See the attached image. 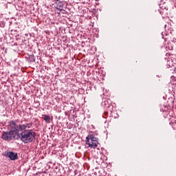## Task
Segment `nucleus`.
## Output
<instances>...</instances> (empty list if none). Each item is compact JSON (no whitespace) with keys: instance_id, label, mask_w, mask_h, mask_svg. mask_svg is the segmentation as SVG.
Wrapping results in <instances>:
<instances>
[{"instance_id":"nucleus-4","label":"nucleus","mask_w":176,"mask_h":176,"mask_svg":"<svg viewBox=\"0 0 176 176\" xmlns=\"http://www.w3.org/2000/svg\"><path fill=\"white\" fill-rule=\"evenodd\" d=\"M7 156H8V157H10V160H16L19 157L17 153H14L13 151L8 152L7 153Z\"/></svg>"},{"instance_id":"nucleus-5","label":"nucleus","mask_w":176,"mask_h":176,"mask_svg":"<svg viewBox=\"0 0 176 176\" xmlns=\"http://www.w3.org/2000/svg\"><path fill=\"white\" fill-rule=\"evenodd\" d=\"M43 119L45 120L47 123H50V116L46 114L43 115Z\"/></svg>"},{"instance_id":"nucleus-6","label":"nucleus","mask_w":176,"mask_h":176,"mask_svg":"<svg viewBox=\"0 0 176 176\" xmlns=\"http://www.w3.org/2000/svg\"><path fill=\"white\" fill-rule=\"evenodd\" d=\"M101 105L102 107H104V108H109V103H108V100H104L103 102H102Z\"/></svg>"},{"instance_id":"nucleus-7","label":"nucleus","mask_w":176,"mask_h":176,"mask_svg":"<svg viewBox=\"0 0 176 176\" xmlns=\"http://www.w3.org/2000/svg\"><path fill=\"white\" fill-rule=\"evenodd\" d=\"M29 58H30V61H31L32 63L35 62V57L34 56V55H30V56H29Z\"/></svg>"},{"instance_id":"nucleus-1","label":"nucleus","mask_w":176,"mask_h":176,"mask_svg":"<svg viewBox=\"0 0 176 176\" xmlns=\"http://www.w3.org/2000/svg\"><path fill=\"white\" fill-rule=\"evenodd\" d=\"M31 127V124L29 123L25 124H18V133L19 135V140L23 142V144H30L35 140L36 134L34 131L28 129Z\"/></svg>"},{"instance_id":"nucleus-9","label":"nucleus","mask_w":176,"mask_h":176,"mask_svg":"<svg viewBox=\"0 0 176 176\" xmlns=\"http://www.w3.org/2000/svg\"><path fill=\"white\" fill-rule=\"evenodd\" d=\"M57 2H58V0H56Z\"/></svg>"},{"instance_id":"nucleus-8","label":"nucleus","mask_w":176,"mask_h":176,"mask_svg":"<svg viewBox=\"0 0 176 176\" xmlns=\"http://www.w3.org/2000/svg\"><path fill=\"white\" fill-rule=\"evenodd\" d=\"M59 6H60V8H63V3H60Z\"/></svg>"},{"instance_id":"nucleus-3","label":"nucleus","mask_w":176,"mask_h":176,"mask_svg":"<svg viewBox=\"0 0 176 176\" xmlns=\"http://www.w3.org/2000/svg\"><path fill=\"white\" fill-rule=\"evenodd\" d=\"M85 142L89 148H92V149H96L98 146V138H96L94 135H89Z\"/></svg>"},{"instance_id":"nucleus-2","label":"nucleus","mask_w":176,"mask_h":176,"mask_svg":"<svg viewBox=\"0 0 176 176\" xmlns=\"http://www.w3.org/2000/svg\"><path fill=\"white\" fill-rule=\"evenodd\" d=\"M8 127L10 130L9 131H3L1 133V138L5 141H16L20 140V135L19 134V120H14L8 122Z\"/></svg>"}]
</instances>
